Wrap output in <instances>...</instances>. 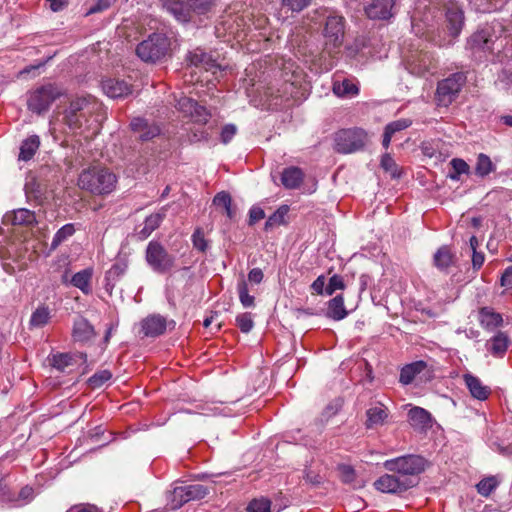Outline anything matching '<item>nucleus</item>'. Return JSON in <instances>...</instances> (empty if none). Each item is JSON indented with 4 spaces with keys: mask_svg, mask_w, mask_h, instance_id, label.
Here are the masks:
<instances>
[{
    "mask_svg": "<svg viewBox=\"0 0 512 512\" xmlns=\"http://www.w3.org/2000/svg\"><path fill=\"white\" fill-rule=\"evenodd\" d=\"M498 82L508 89L512 85V69L505 68L498 76Z\"/></svg>",
    "mask_w": 512,
    "mask_h": 512,
    "instance_id": "nucleus-63",
    "label": "nucleus"
},
{
    "mask_svg": "<svg viewBox=\"0 0 512 512\" xmlns=\"http://www.w3.org/2000/svg\"><path fill=\"white\" fill-rule=\"evenodd\" d=\"M184 490V499L189 502L204 498L208 491L207 488L201 484L181 485Z\"/></svg>",
    "mask_w": 512,
    "mask_h": 512,
    "instance_id": "nucleus-38",
    "label": "nucleus"
},
{
    "mask_svg": "<svg viewBox=\"0 0 512 512\" xmlns=\"http://www.w3.org/2000/svg\"><path fill=\"white\" fill-rule=\"evenodd\" d=\"M104 93L113 99L124 98L132 93L131 85L124 80L107 79L102 82Z\"/></svg>",
    "mask_w": 512,
    "mask_h": 512,
    "instance_id": "nucleus-15",
    "label": "nucleus"
},
{
    "mask_svg": "<svg viewBox=\"0 0 512 512\" xmlns=\"http://www.w3.org/2000/svg\"><path fill=\"white\" fill-rule=\"evenodd\" d=\"M236 323L243 333H248L252 330L254 322L250 313H242L236 317Z\"/></svg>",
    "mask_w": 512,
    "mask_h": 512,
    "instance_id": "nucleus-52",
    "label": "nucleus"
},
{
    "mask_svg": "<svg viewBox=\"0 0 512 512\" xmlns=\"http://www.w3.org/2000/svg\"><path fill=\"white\" fill-rule=\"evenodd\" d=\"M213 0H187L189 8L197 13L204 14L211 8Z\"/></svg>",
    "mask_w": 512,
    "mask_h": 512,
    "instance_id": "nucleus-51",
    "label": "nucleus"
},
{
    "mask_svg": "<svg viewBox=\"0 0 512 512\" xmlns=\"http://www.w3.org/2000/svg\"><path fill=\"white\" fill-rule=\"evenodd\" d=\"M49 361L53 368L63 372L73 364V356L69 353L53 354Z\"/></svg>",
    "mask_w": 512,
    "mask_h": 512,
    "instance_id": "nucleus-40",
    "label": "nucleus"
},
{
    "mask_svg": "<svg viewBox=\"0 0 512 512\" xmlns=\"http://www.w3.org/2000/svg\"><path fill=\"white\" fill-rule=\"evenodd\" d=\"M348 315L342 295H336L328 301L326 316L335 321H340Z\"/></svg>",
    "mask_w": 512,
    "mask_h": 512,
    "instance_id": "nucleus-26",
    "label": "nucleus"
},
{
    "mask_svg": "<svg viewBox=\"0 0 512 512\" xmlns=\"http://www.w3.org/2000/svg\"><path fill=\"white\" fill-rule=\"evenodd\" d=\"M374 486L383 493H398L412 487L413 483L408 478H402L399 475L385 474L374 482Z\"/></svg>",
    "mask_w": 512,
    "mask_h": 512,
    "instance_id": "nucleus-9",
    "label": "nucleus"
},
{
    "mask_svg": "<svg viewBox=\"0 0 512 512\" xmlns=\"http://www.w3.org/2000/svg\"><path fill=\"white\" fill-rule=\"evenodd\" d=\"M499 481L495 476L483 478L477 485V492L483 497H489L491 493L498 487Z\"/></svg>",
    "mask_w": 512,
    "mask_h": 512,
    "instance_id": "nucleus-42",
    "label": "nucleus"
},
{
    "mask_svg": "<svg viewBox=\"0 0 512 512\" xmlns=\"http://www.w3.org/2000/svg\"><path fill=\"white\" fill-rule=\"evenodd\" d=\"M75 233V227L72 223L62 226L54 235L51 242V249H56L62 242L67 240Z\"/></svg>",
    "mask_w": 512,
    "mask_h": 512,
    "instance_id": "nucleus-41",
    "label": "nucleus"
},
{
    "mask_svg": "<svg viewBox=\"0 0 512 512\" xmlns=\"http://www.w3.org/2000/svg\"><path fill=\"white\" fill-rule=\"evenodd\" d=\"M265 217L264 210L259 206H252L249 210V225H254L257 221Z\"/></svg>",
    "mask_w": 512,
    "mask_h": 512,
    "instance_id": "nucleus-62",
    "label": "nucleus"
},
{
    "mask_svg": "<svg viewBox=\"0 0 512 512\" xmlns=\"http://www.w3.org/2000/svg\"><path fill=\"white\" fill-rule=\"evenodd\" d=\"M111 6V0H97L96 3L91 5L87 10V15L95 14L107 10Z\"/></svg>",
    "mask_w": 512,
    "mask_h": 512,
    "instance_id": "nucleus-60",
    "label": "nucleus"
},
{
    "mask_svg": "<svg viewBox=\"0 0 512 512\" xmlns=\"http://www.w3.org/2000/svg\"><path fill=\"white\" fill-rule=\"evenodd\" d=\"M127 269L125 262H116L111 268L105 273V288L106 290H112L115 283L124 275Z\"/></svg>",
    "mask_w": 512,
    "mask_h": 512,
    "instance_id": "nucleus-31",
    "label": "nucleus"
},
{
    "mask_svg": "<svg viewBox=\"0 0 512 512\" xmlns=\"http://www.w3.org/2000/svg\"><path fill=\"white\" fill-rule=\"evenodd\" d=\"M452 168L454 170V173L450 174V178L457 180L459 178V175L466 174L469 171L468 164L459 158H454L451 161Z\"/></svg>",
    "mask_w": 512,
    "mask_h": 512,
    "instance_id": "nucleus-53",
    "label": "nucleus"
},
{
    "mask_svg": "<svg viewBox=\"0 0 512 512\" xmlns=\"http://www.w3.org/2000/svg\"><path fill=\"white\" fill-rule=\"evenodd\" d=\"M193 247L201 252H205L208 248V242L205 239L204 232L201 228H196L191 236Z\"/></svg>",
    "mask_w": 512,
    "mask_h": 512,
    "instance_id": "nucleus-50",
    "label": "nucleus"
},
{
    "mask_svg": "<svg viewBox=\"0 0 512 512\" xmlns=\"http://www.w3.org/2000/svg\"><path fill=\"white\" fill-rule=\"evenodd\" d=\"M34 496V489L31 486H24L18 493H15V499L11 503L14 506H24L30 503Z\"/></svg>",
    "mask_w": 512,
    "mask_h": 512,
    "instance_id": "nucleus-43",
    "label": "nucleus"
},
{
    "mask_svg": "<svg viewBox=\"0 0 512 512\" xmlns=\"http://www.w3.org/2000/svg\"><path fill=\"white\" fill-rule=\"evenodd\" d=\"M171 38L167 34H149V37L139 43L136 48L138 57L145 61L155 63L164 58L173 49Z\"/></svg>",
    "mask_w": 512,
    "mask_h": 512,
    "instance_id": "nucleus-2",
    "label": "nucleus"
},
{
    "mask_svg": "<svg viewBox=\"0 0 512 512\" xmlns=\"http://www.w3.org/2000/svg\"><path fill=\"white\" fill-rule=\"evenodd\" d=\"M288 212L287 206H281L272 215L268 217L265 223V229L268 230L276 225L284 223V217Z\"/></svg>",
    "mask_w": 512,
    "mask_h": 512,
    "instance_id": "nucleus-45",
    "label": "nucleus"
},
{
    "mask_svg": "<svg viewBox=\"0 0 512 512\" xmlns=\"http://www.w3.org/2000/svg\"><path fill=\"white\" fill-rule=\"evenodd\" d=\"M40 146V139L37 135H32L25 139L20 146L19 160L28 161L32 159Z\"/></svg>",
    "mask_w": 512,
    "mask_h": 512,
    "instance_id": "nucleus-30",
    "label": "nucleus"
},
{
    "mask_svg": "<svg viewBox=\"0 0 512 512\" xmlns=\"http://www.w3.org/2000/svg\"><path fill=\"white\" fill-rule=\"evenodd\" d=\"M164 216L165 210L163 209L162 212L151 214L148 217H146L143 228L139 231L140 238L146 239L147 237H149L151 233L160 226Z\"/></svg>",
    "mask_w": 512,
    "mask_h": 512,
    "instance_id": "nucleus-32",
    "label": "nucleus"
},
{
    "mask_svg": "<svg viewBox=\"0 0 512 512\" xmlns=\"http://www.w3.org/2000/svg\"><path fill=\"white\" fill-rule=\"evenodd\" d=\"M213 204L218 207L229 208L232 204V199L229 193L222 191L217 193L213 198Z\"/></svg>",
    "mask_w": 512,
    "mask_h": 512,
    "instance_id": "nucleus-57",
    "label": "nucleus"
},
{
    "mask_svg": "<svg viewBox=\"0 0 512 512\" xmlns=\"http://www.w3.org/2000/svg\"><path fill=\"white\" fill-rule=\"evenodd\" d=\"M146 261L153 271L163 274L174 267L175 257L160 243L151 241L146 248Z\"/></svg>",
    "mask_w": 512,
    "mask_h": 512,
    "instance_id": "nucleus-5",
    "label": "nucleus"
},
{
    "mask_svg": "<svg viewBox=\"0 0 512 512\" xmlns=\"http://www.w3.org/2000/svg\"><path fill=\"white\" fill-rule=\"evenodd\" d=\"M92 276H93V269L90 267L85 268V269L75 273L72 276L70 283L74 287L80 289L82 291V293H84L85 295H88L92 292V287H91Z\"/></svg>",
    "mask_w": 512,
    "mask_h": 512,
    "instance_id": "nucleus-25",
    "label": "nucleus"
},
{
    "mask_svg": "<svg viewBox=\"0 0 512 512\" xmlns=\"http://www.w3.org/2000/svg\"><path fill=\"white\" fill-rule=\"evenodd\" d=\"M424 366L425 364L422 361L411 363L404 366L400 372V382L404 385L412 383L416 375L422 371Z\"/></svg>",
    "mask_w": 512,
    "mask_h": 512,
    "instance_id": "nucleus-33",
    "label": "nucleus"
},
{
    "mask_svg": "<svg viewBox=\"0 0 512 512\" xmlns=\"http://www.w3.org/2000/svg\"><path fill=\"white\" fill-rule=\"evenodd\" d=\"M344 289L345 283L342 276L334 274L333 276L330 277L329 282L326 285L325 294L331 296L335 293V291Z\"/></svg>",
    "mask_w": 512,
    "mask_h": 512,
    "instance_id": "nucleus-49",
    "label": "nucleus"
},
{
    "mask_svg": "<svg viewBox=\"0 0 512 512\" xmlns=\"http://www.w3.org/2000/svg\"><path fill=\"white\" fill-rule=\"evenodd\" d=\"M131 129L139 135L143 141H148L160 134V128L156 124H149L147 120L137 117L130 123Z\"/></svg>",
    "mask_w": 512,
    "mask_h": 512,
    "instance_id": "nucleus-17",
    "label": "nucleus"
},
{
    "mask_svg": "<svg viewBox=\"0 0 512 512\" xmlns=\"http://www.w3.org/2000/svg\"><path fill=\"white\" fill-rule=\"evenodd\" d=\"M187 61L192 66L204 68L206 71H212L213 74H216L217 70H222V66L217 62V59L201 48H196L189 52Z\"/></svg>",
    "mask_w": 512,
    "mask_h": 512,
    "instance_id": "nucleus-11",
    "label": "nucleus"
},
{
    "mask_svg": "<svg viewBox=\"0 0 512 512\" xmlns=\"http://www.w3.org/2000/svg\"><path fill=\"white\" fill-rule=\"evenodd\" d=\"M408 422L417 431H425L432 426L431 414L421 407H412L408 411Z\"/></svg>",
    "mask_w": 512,
    "mask_h": 512,
    "instance_id": "nucleus-14",
    "label": "nucleus"
},
{
    "mask_svg": "<svg viewBox=\"0 0 512 512\" xmlns=\"http://www.w3.org/2000/svg\"><path fill=\"white\" fill-rule=\"evenodd\" d=\"M464 381L469 392L475 399L483 401L488 398L490 389L489 387L483 385L478 377L472 374H465Z\"/></svg>",
    "mask_w": 512,
    "mask_h": 512,
    "instance_id": "nucleus-22",
    "label": "nucleus"
},
{
    "mask_svg": "<svg viewBox=\"0 0 512 512\" xmlns=\"http://www.w3.org/2000/svg\"><path fill=\"white\" fill-rule=\"evenodd\" d=\"M367 141V133L361 128L340 130L335 137L336 150L352 153L361 149Z\"/></svg>",
    "mask_w": 512,
    "mask_h": 512,
    "instance_id": "nucleus-6",
    "label": "nucleus"
},
{
    "mask_svg": "<svg viewBox=\"0 0 512 512\" xmlns=\"http://www.w3.org/2000/svg\"><path fill=\"white\" fill-rule=\"evenodd\" d=\"M0 498L8 503L15 499V492L11 490L5 479H0Z\"/></svg>",
    "mask_w": 512,
    "mask_h": 512,
    "instance_id": "nucleus-56",
    "label": "nucleus"
},
{
    "mask_svg": "<svg viewBox=\"0 0 512 512\" xmlns=\"http://www.w3.org/2000/svg\"><path fill=\"white\" fill-rule=\"evenodd\" d=\"M90 99L86 97H77L70 102L66 110V121L69 127H80V119L78 113L83 111L89 104Z\"/></svg>",
    "mask_w": 512,
    "mask_h": 512,
    "instance_id": "nucleus-18",
    "label": "nucleus"
},
{
    "mask_svg": "<svg viewBox=\"0 0 512 512\" xmlns=\"http://www.w3.org/2000/svg\"><path fill=\"white\" fill-rule=\"evenodd\" d=\"M495 165L491 161L490 157L486 154L480 153L477 157L475 166V174L479 177H486L495 170Z\"/></svg>",
    "mask_w": 512,
    "mask_h": 512,
    "instance_id": "nucleus-35",
    "label": "nucleus"
},
{
    "mask_svg": "<svg viewBox=\"0 0 512 512\" xmlns=\"http://www.w3.org/2000/svg\"><path fill=\"white\" fill-rule=\"evenodd\" d=\"M60 96V91L53 85L42 86L32 92L28 98V108L32 112L42 113Z\"/></svg>",
    "mask_w": 512,
    "mask_h": 512,
    "instance_id": "nucleus-7",
    "label": "nucleus"
},
{
    "mask_svg": "<svg viewBox=\"0 0 512 512\" xmlns=\"http://www.w3.org/2000/svg\"><path fill=\"white\" fill-rule=\"evenodd\" d=\"M381 167L388 172L393 178L400 177V170L393 160V158L389 154H385L381 159Z\"/></svg>",
    "mask_w": 512,
    "mask_h": 512,
    "instance_id": "nucleus-47",
    "label": "nucleus"
},
{
    "mask_svg": "<svg viewBox=\"0 0 512 512\" xmlns=\"http://www.w3.org/2000/svg\"><path fill=\"white\" fill-rule=\"evenodd\" d=\"M112 378V373L109 370H101L93 374L88 382L92 388H99L104 383L109 381Z\"/></svg>",
    "mask_w": 512,
    "mask_h": 512,
    "instance_id": "nucleus-48",
    "label": "nucleus"
},
{
    "mask_svg": "<svg viewBox=\"0 0 512 512\" xmlns=\"http://www.w3.org/2000/svg\"><path fill=\"white\" fill-rule=\"evenodd\" d=\"M247 512H272L271 501L266 497L255 498L249 502Z\"/></svg>",
    "mask_w": 512,
    "mask_h": 512,
    "instance_id": "nucleus-44",
    "label": "nucleus"
},
{
    "mask_svg": "<svg viewBox=\"0 0 512 512\" xmlns=\"http://www.w3.org/2000/svg\"><path fill=\"white\" fill-rule=\"evenodd\" d=\"M77 184L79 188L91 194L107 195L115 190L117 177L108 168L92 166L79 174Z\"/></svg>",
    "mask_w": 512,
    "mask_h": 512,
    "instance_id": "nucleus-1",
    "label": "nucleus"
},
{
    "mask_svg": "<svg viewBox=\"0 0 512 512\" xmlns=\"http://www.w3.org/2000/svg\"><path fill=\"white\" fill-rule=\"evenodd\" d=\"M509 344L508 335L504 332H498L487 341L486 348L494 357L501 358L507 351Z\"/></svg>",
    "mask_w": 512,
    "mask_h": 512,
    "instance_id": "nucleus-20",
    "label": "nucleus"
},
{
    "mask_svg": "<svg viewBox=\"0 0 512 512\" xmlns=\"http://www.w3.org/2000/svg\"><path fill=\"white\" fill-rule=\"evenodd\" d=\"M338 471L342 481L345 483H351L355 478V471L350 465H339Z\"/></svg>",
    "mask_w": 512,
    "mask_h": 512,
    "instance_id": "nucleus-59",
    "label": "nucleus"
},
{
    "mask_svg": "<svg viewBox=\"0 0 512 512\" xmlns=\"http://www.w3.org/2000/svg\"><path fill=\"white\" fill-rule=\"evenodd\" d=\"M36 222V217L33 211L26 208H19L9 211L3 216V223L10 225H32Z\"/></svg>",
    "mask_w": 512,
    "mask_h": 512,
    "instance_id": "nucleus-16",
    "label": "nucleus"
},
{
    "mask_svg": "<svg viewBox=\"0 0 512 512\" xmlns=\"http://www.w3.org/2000/svg\"><path fill=\"white\" fill-rule=\"evenodd\" d=\"M397 0H372L365 8L370 19L387 20L393 16V8Z\"/></svg>",
    "mask_w": 512,
    "mask_h": 512,
    "instance_id": "nucleus-12",
    "label": "nucleus"
},
{
    "mask_svg": "<svg viewBox=\"0 0 512 512\" xmlns=\"http://www.w3.org/2000/svg\"><path fill=\"white\" fill-rule=\"evenodd\" d=\"M311 1L312 0H282V4L292 12H300L305 9Z\"/></svg>",
    "mask_w": 512,
    "mask_h": 512,
    "instance_id": "nucleus-55",
    "label": "nucleus"
},
{
    "mask_svg": "<svg viewBox=\"0 0 512 512\" xmlns=\"http://www.w3.org/2000/svg\"><path fill=\"white\" fill-rule=\"evenodd\" d=\"M167 11L171 13L179 22H188L190 20V8L184 2L171 0L166 4Z\"/></svg>",
    "mask_w": 512,
    "mask_h": 512,
    "instance_id": "nucleus-29",
    "label": "nucleus"
},
{
    "mask_svg": "<svg viewBox=\"0 0 512 512\" xmlns=\"http://www.w3.org/2000/svg\"><path fill=\"white\" fill-rule=\"evenodd\" d=\"M479 321L484 329L493 331L502 325L503 318L500 313L495 312L492 308L484 307L479 311Z\"/></svg>",
    "mask_w": 512,
    "mask_h": 512,
    "instance_id": "nucleus-23",
    "label": "nucleus"
},
{
    "mask_svg": "<svg viewBox=\"0 0 512 512\" xmlns=\"http://www.w3.org/2000/svg\"><path fill=\"white\" fill-rule=\"evenodd\" d=\"M50 310L46 306H39L31 315L29 325L31 328L45 326L50 320Z\"/></svg>",
    "mask_w": 512,
    "mask_h": 512,
    "instance_id": "nucleus-34",
    "label": "nucleus"
},
{
    "mask_svg": "<svg viewBox=\"0 0 512 512\" xmlns=\"http://www.w3.org/2000/svg\"><path fill=\"white\" fill-rule=\"evenodd\" d=\"M303 172L298 167H289L284 169L281 176L282 184L287 189H295L303 181Z\"/></svg>",
    "mask_w": 512,
    "mask_h": 512,
    "instance_id": "nucleus-27",
    "label": "nucleus"
},
{
    "mask_svg": "<svg viewBox=\"0 0 512 512\" xmlns=\"http://www.w3.org/2000/svg\"><path fill=\"white\" fill-rule=\"evenodd\" d=\"M94 336V328L87 319L80 317L74 321L72 331L74 341L86 343L93 339Z\"/></svg>",
    "mask_w": 512,
    "mask_h": 512,
    "instance_id": "nucleus-19",
    "label": "nucleus"
},
{
    "mask_svg": "<svg viewBox=\"0 0 512 512\" xmlns=\"http://www.w3.org/2000/svg\"><path fill=\"white\" fill-rule=\"evenodd\" d=\"M345 18L337 13H330L325 18V32H344Z\"/></svg>",
    "mask_w": 512,
    "mask_h": 512,
    "instance_id": "nucleus-37",
    "label": "nucleus"
},
{
    "mask_svg": "<svg viewBox=\"0 0 512 512\" xmlns=\"http://www.w3.org/2000/svg\"><path fill=\"white\" fill-rule=\"evenodd\" d=\"M167 322L161 315H150L141 321V332L145 337H157L166 331Z\"/></svg>",
    "mask_w": 512,
    "mask_h": 512,
    "instance_id": "nucleus-13",
    "label": "nucleus"
},
{
    "mask_svg": "<svg viewBox=\"0 0 512 512\" xmlns=\"http://www.w3.org/2000/svg\"><path fill=\"white\" fill-rule=\"evenodd\" d=\"M237 128L233 124H227L222 128L221 141L227 144L236 134Z\"/></svg>",
    "mask_w": 512,
    "mask_h": 512,
    "instance_id": "nucleus-61",
    "label": "nucleus"
},
{
    "mask_svg": "<svg viewBox=\"0 0 512 512\" xmlns=\"http://www.w3.org/2000/svg\"><path fill=\"white\" fill-rule=\"evenodd\" d=\"M333 92L341 98H352L359 93V87L356 83L349 79L335 81L333 83Z\"/></svg>",
    "mask_w": 512,
    "mask_h": 512,
    "instance_id": "nucleus-28",
    "label": "nucleus"
},
{
    "mask_svg": "<svg viewBox=\"0 0 512 512\" xmlns=\"http://www.w3.org/2000/svg\"><path fill=\"white\" fill-rule=\"evenodd\" d=\"M467 82L464 72H456L437 83L435 101L439 107H449L459 96Z\"/></svg>",
    "mask_w": 512,
    "mask_h": 512,
    "instance_id": "nucleus-3",
    "label": "nucleus"
},
{
    "mask_svg": "<svg viewBox=\"0 0 512 512\" xmlns=\"http://www.w3.org/2000/svg\"><path fill=\"white\" fill-rule=\"evenodd\" d=\"M446 19L451 32H461L464 26V12L454 3H451L446 9Z\"/></svg>",
    "mask_w": 512,
    "mask_h": 512,
    "instance_id": "nucleus-24",
    "label": "nucleus"
},
{
    "mask_svg": "<svg viewBox=\"0 0 512 512\" xmlns=\"http://www.w3.org/2000/svg\"><path fill=\"white\" fill-rule=\"evenodd\" d=\"M409 119H399L386 125L385 130L394 135L396 132L402 131L411 125Z\"/></svg>",
    "mask_w": 512,
    "mask_h": 512,
    "instance_id": "nucleus-54",
    "label": "nucleus"
},
{
    "mask_svg": "<svg viewBox=\"0 0 512 512\" xmlns=\"http://www.w3.org/2000/svg\"><path fill=\"white\" fill-rule=\"evenodd\" d=\"M237 289L239 294V300L243 307H253L255 303V298L254 296L249 294L247 283L245 281H241L240 283H238Z\"/></svg>",
    "mask_w": 512,
    "mask_h": 512,
    "instance_id": "nucleus-46",
    "label": "nucleus"
},
{
    "mask_svg": "<svg viewBox=\"0 0 512 512\" xmlns=\"http://www.w3.org/2000/svg\"><path fill=\"white\" fill-rule=\"evenodd\" d=\"M177 109L185 116L190 117L194 122L205 124L208 122L211 114L204 107L189 97H181L177 101Z\"/></svg>",
    "mask_w": 512,
    "mask_h": 512,
    "instance_id": "nucleus-8",
    "label": "nucleus"
},
{
    "mask_svg": "<svg viewBox=\"0 0 512 512\" xmlns=\"http://www.w3.org/2000/svg\"><path fill=\"white\" fill-rule=\"evenodd\" d=\"M406 68L413 75L426 76L433 73L432 70L435 69V65L428 53L416 52L407 58Z\"/></svg>",
    "mask_w": 512,
    "mask_h": 512,
    "instance_id": "nucleus-10",
    "label": "nucleus"
},
{
    "mask_svg": "<svg viewBox=\"0 0 512 512\" xmlns=\"http://www.w3.org/2000/svg\"><path fill=\"white\" fill-rule=\"evenodd\" d=\"M426 460L417 455H406L386 460L384 467L390 472H395L406 478L409 475H417L425 470Z\"/></svg>",
    "mask_w": 512,
    "mask_h": 512,
    "instance_id": "nucleus-4",
    "label": "nucleus"
},
{
    "mask_svg": "<svg viewBox=\"0 0 512 512\" xmlns=\"http://www.w3.org/2000/svg\"><path fill=\"white\" fill-rule=\"evenodd\" d=\"M485 34H472L469 39L468 43L472 46H479L483 50H489L490 47L488 46L489 40L484 37Z\"/></svg>",
    "mask_w": 512,
    "mask_h": 512,
    "instance_id": "nucleus-58",
    "label": "nucleus"
},
{
    "mask_svg": "<svg viewBox=\"0 0 512 512\" xmlns=\"http://www.w3.org/2000/svg\"><path fill=\"white\" fill-rule=\"evenodd\" d=\"M187 501L184 499V490L182 486H175L172 491L167 493V506L171 510L179 509Z\"/></svg>",
    "mask_w": 512,
    "mask_h": 512,
    "instance_id": "nucleus-39",
    "label": "nucleus"
},
{
    "mask_svg": "<svg viewBox=\"0 0 512 512\" xmlns=\"http://www.w3.org/2000/svg\"><path fill=\"white\" fill-rule=\"evenodd\" d=\"M366 415V427L371 429L383 425L389 416V411L386 406L378 403L375 406L370 407L367 410Z\"/></svg>",
    "mask_w": 512,
    "mask_h": 512,
    "instance_id": "nucleus-21",
    "label": "nucleus"
},
{
    "mask_svg": "<svg viewBox=\"0 0 512 512\" xmlns=\"http://www.w3.org/2000/svg\"><path fill=\"white\" fill-rule=\"evenodd\" d=\"M326 279L324 275L318 276L311 284V289L318 295L325 294Z\"/></svg>",
    "mask_w": 512,
    "mask_h": 512,
    "instance_id": "nucleus-64",
    "label": "nucleus"
},
{
    "mask_svg": "<svg viewBox=\"0 0 512 512\" xmlns=\"http://www.w3.org/2000/svg\"><path fill=\"white\" fill-rule=\"evenodd\" d=\"M453 262V254L447 246L440 247L434 254V264L438 269H447Z\"/></svg>",
    "mask_w": 512,
    "mask_h": 512,
    "instance_id": "nucleus-36",
    "label": "nucleus"
}]
</instances>
